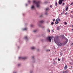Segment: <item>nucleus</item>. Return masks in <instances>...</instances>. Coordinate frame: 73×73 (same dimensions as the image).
I'll return each mask as SVG.
<instances>
[{"mask_svg": "<svg viewBox=\"0 0 73 73\" xmlns=\"http://www.w3.org/2000/svg\"><path fill=\"white\" fill-rule=\"evenodd\" d=\"M33 3H35V4H36V7H38H38H40V2L39 1H38V2H36L35 1H33Z\"/></svg>", "mask_w": 73, "mask_h": 73, "instance_id": "obj_1", "label": "nucleus"}, {"mask_svg": "<svg viewBox=\"0 0 73 73\" xmlns=\"http://www.w3.org/2000/svg\"><path fill=\"white\" fill-rule=\"evenodd\" d=\"M54 40L56 44H57L56 42L58 41V37L57 36L54 37Z\"/></svg>", "mask_w": 73, "mask_h": 73, "instance_id": "obj_2", "label": "nucleus"}, {"mask_svg": "<svg viewBox=\"0 0 73 73\" xmlns=\"http://www.w3.org/2000/svg\"><path fill=\"white\" fill-rule=\"evenodd\" d=\"M60 20V19H59L58 18L56 19V22L55 23V24H58V23H59V22H58Z\"/></svg>", "mask_w": 73, "mask_h": 73, "instance_id": "obj_3", "label": "nucleus"}, {"mask_svg": "<svg viewBox=\"0 0 73 73\" xmlns=\"http://www.w3.org/2000/svg\"><path fill=\"white\" fill-rule=\"evenodd\" d=\"M47 40L48 41H49V42H51L52 41L51 40V36H49L47 38Z\"/></svg>", "mask_w": 73, "mask_h": 73, "instance_id": "obj_4", "label": "nucleus"}, {"mask_svg": "<svg viewBox=\"0 0 73 73\" xmlns=\"http://www.w3.org/2000/svg\"><path fill=\"white\" fill-rule=\"evenodd\" d=\"M27 58V57H19V59H22V60H25Z\"/></svg>", "mask_w": 73, "mask_h": 73, "instance_id": "obj_5", "label": "nucleus"}, {"mask_svg": "<svg viewBox=\"0 0 73 73\" xmlns=\"http://www.w3.org/2000/svg\"><path fill=\"white\" fill-rule=\"evenodd\" d=\"M63 1V0H60L59 1V4H60V5H61V4H62V2Z\"/></svg>", "mask_w": 73, "mask_h": 73, "instance_id": "obj_6", "label": "nucleus"}, {"mask_svg": "<svg viewBox=\"0 0 73 73\" xmlns=\"http://www.w3.org/2000/svg\"><path fill=\"white\" fill-rule=\"evenodd\" d=\"M66 41L64 42V45H65V44H66V43L68 42V40L67 39H66Z\"/></svg>", "mask_w": 73, "mask_h": 73, "instance_id": "obj_7", "label": "nucleus"}, {"mask_svg": "<svg viewBox=\"0 0 73 73\" xmlns=\"http://www.w3.org/2000/svg\"><path fill=\"white\" fill-rule=\"evenodd\" d=\"M31 9H35V7H34V6L32 5L31 7Z\"/></svg>", "mask_w": 73, "mask_h": 73, "instance_id": "obj_8", "label": "nucleus"}, {"mask_svg": "<svg viewBox=\"0 0 73 73\" xmlns=\"http://www.w3.org/2000/svg\"><path fill=\"white\" fill-rule=\"evenodd\" d=\"M57 45L58 46H61V45H62V44L60 43H58L57 44Z\"/></svg>", "mask_w": 73, "mask_h": 73, "instance_id": "obj_9", "label": "nucleus"}, {"mask_svg": "<svg viewBox=\"0 0 73 73\" xmlns=\"http://www.w3.org/2000/svg\"><path fill=\"white\" fill-rule=\"evenodd\" d=\"M49 8H47L46 9V11H49Z\"/></svg>", "mask_w": 73, "mask_h": 73, "instance_id": "obj_10", "label": "nucleus"}, {"mask_svg": "<svg viewBox=\"0 0 73 73\" xmlns=\"http://www.w3.org/2000/svg\"><path fill=\"white\" fill-rule=\"evenodd\" d=\"M67 68H68V66H67V65H66L64 68V69L65 70V69H67Z\"/></svg>", "mask_w": 73, "mask_h": 73, "instance_id": "obj_11", "label": "nucleus"}, {"mask_svg": "<svg viewBox=\"0 0 73 73\" xmlns=\"http://www.w3.org/2000/svg\"><path fill=\"white\" fill-rule=\"evenodd\" d=\"M31 49H33V50L35 49V47H31Z\"/></svg>", "mask_w": 73, "mask_h": 73, "instance_id": "obj_12", "label": "nucleus"}, {"mask_svg": "<svg viewBox=\"0 0 73 73\" xmlns=\"http://www.w3.org/2000/svg\"><path fill=\"white\" fill-rule=\"evenodd\" d=\"M44 21H40V23H44Z\"/></svg>", "mask_w": 73, "mask_h": 73, "instance_id": "obj_13", "label": "nucleus"}, {"mask_svg": "<svg viewBox=\"0 0 73 73\" xmlns=\"http://www.w3.org/2000/svg\"><path fill=\"white\" fill-rule=\"evenodd\" d=\"M57 30H59L60 29V27H57Z\"/></svg>", "mask_w": 73, "mask_h": 73, "instance_id": "obj_14", "label": "nucleus"}, {"mask_svg": "<svg viewBox=\"0 0 73 73\" xmlns=\"http://www.w3.org/2000/svg\"><path fill=\"white\" fill-rule=\"evenodd\" d=\"M25 39H26V40L28 38H27V36H26L25 37Z\"/></svg>", "mask_w": 73, "mask_h": 73, "instance_id": "obj_15", "label": "nucleus"}, {"mask_svg": "<svg viewBox=\"0 0 73 73\" xmlns=\"http://www.w3.org/2000/svg\"><path fill=\"white\" fill-rule=\"evenodd\" d=\"M47 32H50V30H49V29H48L47 30Z\"/></svg>", "mask_w": 73, "mask_h": 73, "instance_id": "obj_16", "label": "nucleus"}, {"mask_svg": "<svg viewBox=\"0 0 73 73\" xmlns=\"http://www.w3.org/2000/svg\"><path fill=\"white\" fill-rule=\"evenodd\" d=\"M68 9V7H66V10L67 11Z\"/></svg>", "mask_w": 73, "mask_h": 73, "instance_id": "obj_17", "label": "nucleus"}, {"mask_svg": "<svg viewBox=\"0 0 73 73\" xmlns=\"http://www.w3.org/2000/svg\"><path fill=\"white\" fill-rule=\"evenodd\" d=\"M53 24H54V23L53 22H52L51 23V25H53Z\"/></svg>", "mask_w": 73, "mask_h": 73, "instance_id": "obj_18", "label": "nucleus"}, {"mask_svg": "<svg viewBox=\"0 0 73 73\" xmlns=\"http://www.w3.org/2000/svg\"><path fill=\"white\" fill-rule=\"evenodd\" d=\"M50 51V50H48V49H47V50H46V52H49Z\"/></svg>", "mask_w": 73, "mask_h": 73, "instance_id": "obj_19", "label": "nucleus"}, {"mask_svg": "<svg viewBox=\"0 0 73 73\" xmlns=\"http://www.w3.org/2000/svg\"><path fill=\"white\" fill-rule=\"evenodd\" d=\"M65 72L66 73H68V71H67V70H66V71H65Z\"/></svg>", "mask_w": 73, "mask_h": 73, "instance_id": "obj_20", "label": "nucleus"}, {"mask_svg": "<svg viewBox=\"0 0 73 73\" xmlns=\"http://www.w3.org/2000/svg\"><path fill=\"white\" fill-rule=\"evenodd\" d=\"M53 6L52 5H51L50 6V8H52Z\"/></svg>", "mask_w": 73, "mask_h": 73, "instance_id": "obj_21", "label": "nucleus"}, {"mask_svg": "<svg viewBox=\"0 0 73 73\" xmlns=\"http://www.w3.org/2000/svg\"><path fill=\"white\" fill-rule=\"evenodd\" d=\"M55 4V5H56V6H57V2H56Z\"/></svg>", "mask_w": 73, "mask_h": 73, "instance_id": "obj_22", "label": "nucleus"}, {"mask_svg": "<svg viewBox=\"0 0 73 73\" xmlns=\"http://www.w3.org/2000/svg\"><path fill=\"white\" fill-rule=\"evenodd\" d=\"M64 24L65 25H67V23L66 22H64Z\"/></svg>", "mask_w": 73, "mask_h": 73, "instance_id": "obj_23", "label": "nucleus"}, {"mask_svg": "<svg viewBox=\"0 0 73 73\" xmlns=\"http://www.w3.org/2000/svg\"><path fill=\"white\" fill-rule=\"evenodd\" d=\"M36 31H37V30H35L33 31V32H36Z\"/></svg>", "mask_w": 73, "mask_h": 73, "instance_id": "obj_24", "label": "nucleus"}, {"mask_svg": "<svg viewBox=\"0 0 73 73\" xmlns=\"http://www.w3.org/2000/svg\"><path fill=\"white\" fill-rule=\"evenodd\" d=\"M23 30H25H25H27V28H25L23 29Z\"/></svg>", "mask_w": 73, "mask_h": 73, "instance_id": "obj_25", "label": "nucleus"}, {"mask_svg": "<svg viewBox=\"0 0 73 73\" xmlns=\"http://www.w3.org/2000/svg\"><path fill=\"white\" fill-rule=\"evenodd\" d=\"M73 2H72V3H71L70 4V5H73Z\"/></svg>", "mask_w": 73, "mask_h": 73, "instance_id": "obj_26", "label": "nucleus"}, {"mask_svg": "<svg viewBox=\"0 0 73 73\" xmlns=\"http://www.w3.org/2000/svg\"><path fill=\"white\" fill-rule=\"evenodd\" d=\"M49 14L48 13H46V15H48V14Z\"/></svg>", "mask_w": 73, "mask_h": 73, "instance_id": "obj_27", "label": "nucleus"}, {"mask_svg": "<svg viewBox=\"0 0 73 73\" xmlns=\"http://www.w3.org/2000/svg\"><path fill=\"white\" fill-rule=\"evenodd\" d=\"M66 15H68V13L66 12L65 14Z\"/></svg>", "mask_w": 73, "mask_h": 73, "instance_id": "obj_28", "label": "nucleus"}, {"mask_svg": "<svg viewBox=\"0 0 73 73\" xmlns=\"http://www.w3.org/2000/svg\"><path fill=\"white\" fill-rule=\"evenodd\" d=\"M40 17H42V15H41L40 16Z\"/></svg>", "mask_w": 73, "mask_h": 73, "instance_id": "obj_29", "label": "nucleus"}, {"mask_svg": "<svg viewBox=\"0 0 73 73\" xmlns=\"http://www.w3.org/2000/svg\"><path fill=\"white\" fill-rule=\"evenodd\" d=\"M58 60L59 61H60V58H58Z\"/></svg>", "mask_w": 73, "mask_h": 73, "instance_id": "obj_30", "label": "nucleus"}, {"mask_svg": "<svg viewBox=\"0 0 73 73\" xmlns=\"http://www.w3.org/2000/svg\"><path fill=\"white\" fill-rule=\"evenodd\" d=\"M65 5V3H63L62 4L63 5Z\"/></svg>", "mask_w": 73, "mask_h": 73, "instance_id": "obj_31", "label": "nucleus"}, {"mask_svg": "<svg viewBox=\"0 0 73 73\" xmlns=\"http://www.w3.org/2000/svg\"><path fill=\"white\" fill-rule=\"evenodd\" d=\"M52 38H53V36H51V39H52Z\"/></svg>", "mask_w": 73, "mask_h": 73, "instance_id": "obj_32", "label": "nucleus"}, {"mask_svg": "<svg viewBox=\"0 0 73 73\" xmlns=\"http://www.w3.org/2000/svg\"><path fill=\"white\" fill-rule=\"evenodd\" d=\"M28 1V2H29V3L31 2V1Z\"/></svg>", "mask_w": 73, "mask_h": 73, "instance_id": "obj_33", "label": "nucleus"}, {"mask_svg": "<svg viewBox=\"0 0 73 73\" xmlns=\"http://www.w3.org/2000/svg\"><path fill=\"white\" fill-rule=\"evenodd\" d=\"M32 58H34V56H32Z\"/></svg>", "mask_w": 73, "mask_h": 73, "instance_id": "obj_34", "label": "nucleus"}, {"mask_svg": "<svg viewBox=\"0 0 73 73\" xmlns=\"http://www.w3.org/2000/svg\"><path fill=\"white\" fill-rule=\"evenodd\" d=\"M48 2L46 1V4H48Z\"/></svg>", "mask_w": 73, "mask_h": 73, "instance_id": "obj_35", "label": "nucleus"}, {"mask_svg": "<svg viewBox=\"0 0 73 73\" xmlns=\"http://www.w3.org/2000/svg\"><path fill=\"white\" fill-rule=\"evenodd\" d=\"M55 21V19H53V21Z\"/></svg>", "mask_w": 73, "mask_h": 73, "instance_id": "obj_36", "label": "nucleus"}, {"mask_svg": "<svg viewBox=\"0 0 73 73\" xmlns=\"http://www.w3.org/2000/svg\"><path fill=\"white\" fill-rule=\"evenodd\" d=\"M20 64H18V66H20Z\"/></svg>", "mask_w": 73, "mask_h": 73, "instance_id": "obj_37", "label": "nucleus"}, {"mask_svg": "<svg viewBox=\"0 0 73 73\" xmlns=\"http://www.w3.org/2000/svg\"><path fill=\"white\" fill-rule=\"evenodd\" d=\"M71 45H73V43H72Z\"/></svg>", "mask_w": 73, "mask_h": 73, "instance_id": "obj_38", "label": "nucleus"}, {"mask_svg": "<svg viewBox=\"0 0 73 73\" xmlns=\"http://www.w3.org/2000/svg\"><path fill=\"white\" fill-rule=\"evenodd\" d=\"M63 73H65V72L63 71Z\"/></svg>", "mask_w": 73, "mask_h": 73, "instance_id": "obj_39", "label": "nucleus"}, {"mask_svg": "<svg viewBox=\"0 0 73 73\" xmlns=\"http://www.w3.org/2000/svg\"><path fill=\"white\" fill-rule=\"evenodd\" d=\"M13 73H16V72H14Z\"/></svg>", "mask_w": 73, "mask_h": 73, "instance_id": "obj_40", "label": "nucleus"}, {"mask_svg": "<svg viewBox=\"0 0 73 73\" xmlns=\"http://www.w3.org/2000/svg\"><path fill=\"white\" fill-rule=\"evenodd\" d=\"M65 1H66V0H63V1H65Z\"/></svg>", "mask_w": 73, "mask_h": 73, "instance_id": "obj_41", "label": "nucleus"}, {"mask_svg": "<svg viewBox=\"0 0 73 73\" xmlns=\"http://www.w3.org/2000/svg\"><path fill=\"white\" fill-rule=\"evenodd\" d=\"M72 31H73V29H72Z\"/></svg>", "mask_w": 73, "mask_h": 73, "instance_id": "obj_42", "label": "nucleus"}, {"mask_svg": "<svg viewBox=\"0 0 73 73\" xmlns=\"http://www.w3.org/2000/svg\"><path fill=\"white\" fill-rule=\"evenodd\" d=\"M31 26L32 27H33V26H32V25H31Z\"/></svg>", "mask_w": 73, "mask_h": 73, "instance_id": "obj_43", "label": "nucleus"}, {"mask_svg": "<svg viewBox=\"0 0 73 73\" xmlns=\"http://www.w3.org/2000/svg\"><path fill=\"white\" fill-rule=\"evenodd\" d=\"M65 11V10H64V11L63 12Z\"/></svg>", "mask_w": 73, "mask_h": 73, "instance_id": "obj_44", "label": "nucleus"}, {"mask_svg": "<svg viewBox=\"0 0 73 73\" xmlns=\"http://www.w3.org/2000/svg\"><path fill=\"white\" fill-rule=\"evenodd\" d=\"M72 27H73V25H72Z\"/></svg>", "mask_w": 73, "mask_h": 73, "instance_id": "obj_45", "label": "nucleus"}, {"mask_svg": "<svg viewBox=\"0 0 73 73\" xmlns=\"http://www.w3.org/2000/svg\"><path fill=\"white\" fill-rule=\"evenodd\" d=\"M30 73H32V72H30Z\"/></svg>", "mask_w": 73, "mask_h": 73, "instance_id": "obj_46", "label": "nucleus"}]
</instances>
